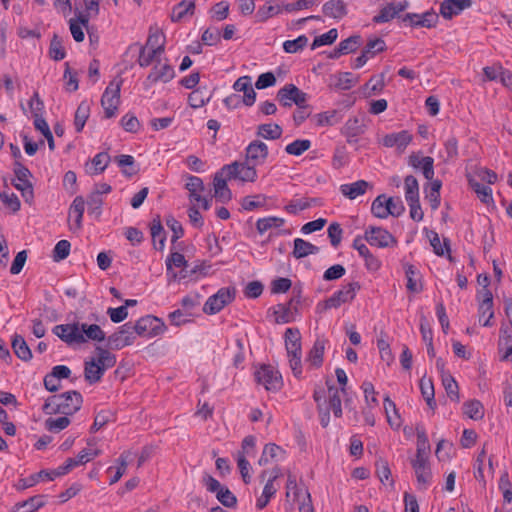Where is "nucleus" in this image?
<instances>
[{
  "mask_svg": "<svg viewBox=\"0 0 512 512\" xmlns=\"http://www.w3.org/2000/svg\"><path fill=\"white\" fill-rule=\"evenodd\" d=\"M52 332L68 345L85 343L88 340L102 342L105 332L97 324L72 323L56 325Z\"/></svg>",
  "mask_w": 512,
  "mask_h": 512,
  "instance_id": "obj_1",
  "label": "nucleus"
},
{
  "mask_svg": "<svg viewBox=\"0 0 512 512\" xmlns=\"http://www.w3.org/2000/svg\"><path fill=\"white\" fill-rule=\"evenodd\" d=\"M83 404V397L76 390L48 397L43 405L45 414H63L70 416L79 411Z\"/></svg>",
  "mask_w": 512,
  "mask_h": 512,
  "instance_id": "obj_2",
  "label": "nucleus"
},
{
  "mask_svg": "<svg viewBox=\"0 0 512 512\" xmlns=\"http://www.w3.org/2000/svg\"><path fill=\"white\" fill-rule=\"evenodd\" d=\"M361 289L359 282H350L336 291L331 297L317 304V311L322 313L331 308H338L344 303L353 301L356 292Z\"/></svg>",
  "mask_w": 512,
  "mask_h": 512,
  "instance_id": "obj_3",
  "label": "nucleus"
},
{
  "mask_svg": "<svg viewBox=\"0 0 512 512\" xmlns=\"http://www.w3.org/2000/svg\"><path fill=\"white\" fill-rule=\"evenodd\" d=\"M132 328L135 335L152 338L164 333L166 325L160 318L146 315L137 320L135 324L132 323Z\"/></svg>",
  "mask_w": 512,
  "mask_h": 512,
  "instance_id": "obj_4",
  "label": "nucleus"
},
{
  "mask_svg": "<svg viewBox=\"0 0 512 512\" xmlns=\"http://www.w3.org/2000/svg\"><path fill=\"white\" fill-rule=\"evenodd\" d=\"M123 80L114 78L106 87L102 98L101 105L104 109L105 117L111 118L116 114L118 104L120 102V90Z\"/></svg>",
  "mask_w": 512,
  "mask_h": 512,
  "instance_id": "obj_5",
  "label": "nucleus"
},
{
  "mask_svg": "<svg viewBox=\"0 0 512 512\" xmlns=\"http://www.w3.org/2000/svg\"><path fill=\"white\" fill-rule=\"evenodd\" d=\"M276 98L283 107L295 104L298 108H303L307 104L308 95L290 83L278 90Z\"/></svg>",
  "mask_w": 512,
  "mask_h": 512,
  "instance_id": "obj_6",
  "label": "nucleus"
},
{
  "mask_svg": "<svg viewBox=\"0 0 512 512\" xmlns=\"http://www.w3.org/2000/svg\"><path fill=\"white\" fill-rule=\"evenodd\" d=\"M246 162L235 161L231 164L224 165L222 171H227L228 179H238L242 182H255L257 179V171L254 163L250 165Z\"/></svg>",
  "mask_w": 512,
  "mask_h": 512,
  "instance_id": "obj_7",
  "label": "nucleus"
},
{
  "mask_svg": "<svg viewBox=\"0 0 512 512\" xmlns=\"http://www.w3.org/2000/svg\"><path fill=\"white\" fill-rule=\"evenodd\" d=\"M235 297V288H221L210 296L204 304L203 312L209 315L220 312L226 305L231 303Z\"/></svg>",
  "mask_w": 512,
  "mask_h": 512,
  "instance_id": "obj_8",
  "label": "nucleus"
},
{
  "mask_svg": "<svg viewBox=\"0 0 512 512\" xmlns=\"http://www.w3.org/2000/svg\"><path fill=\"white\" fill-rule=\"evenodd\" d=\"M14 174L19 183L13 182V186L17 190L21 191L22 197L25 201L30 203L34 198L33 185L29 180V178L32 177V173L21 162L16 161L14 163Z\"/></svg>",
  "mask_w": 512,
  "mask_h": 512,
  "instance_id": "obj_9",
  "label": "nucleus"
},
{
  "mask_svg": "<svg viewBox=\"0 0 512 512\" xmlns=\"http://www.w3.org/2000/svg\"><path fill=\"white\" fill-rule=\"evenodd\" d=\"M135 339L132 322H126L108 337L107 346L112 350H120L132 345Z\"/></svg>",
  "mask_w": 512,
  "mask_h": 512,
  "instance_id": "obj_10",
  "label": "nucleus"
},
{
  "mask_svg": "<svg viewBox=\"0 0 512 512\" xmlns=\"http://www.w3.org/2000/svg\"><path fill=\"white\" fill-rule=\"evenodd\" d=\"M254 375L256 382L268 391H278L283 385L281 374L270 365H262Z\"/></svg>",
  "mask_w": 512,
  "mask_h": 512,
  "instance_id": "obj_11",
  "label": "nucleus"
},
{
  "mask_svg": "<svg viewBox=\"0 0 512 512\" xmlns=\"http://www.w3.org/2000/svg\"><path fill=\"white\" fill-rule=\"evenodd\" d=\"M175 77L174 68L168 63L157 61L144 81V87L150 88L156 83H168Z\"/></svg>",
  "mask_w": 512,
  "mask_h": 512,
  "instance_id": "obj_12",
  "label": "nucleus"
},
{
  "mask_svg": "<svg viewBox=\"0 0 512 512\" xmlns=\"http://www.w3.org/2000/svg\"><path fill=\"white\" fill-rule=\"evenodd\" d=\"M364 239L370 245L380 248H385L397 244L395 237L382 227H368L365 231Z\"/></svg>",
  "mask_w": 512,
  "mask_h": 512,
  "instance_id": "obj_13",
  "label": "nucleus"
},
{
  "mask_svg": "<svg viewBox=\"0 0 512 512\" xmlns=\"http://www.w3.org/2000/svg\"><path fill=\"white\" fill-rule=\"evenodd\" d=\"M187 266L184 255L179 252H172L166 259L167 275H171L172 280L185 278Z\"/></svg>",
  "mask_w": 512,
  "mask_h": 512,
  "instance_id": "obj_14",
  "label": "nucleus"
},
{
  "mask_svg": "<svg viewBox=\"0 0 512 512\" xmlns=\"http://www.w3.org/2000/svg\"><path fill=\"white\" fill-rule=\"evenodd\" d=\"M228 180L227 171H222V168L213 178L214 197L221 203H227L232 199V192L227 185Z\"/></svg>",
  "mask_w": 512,
  "mask_h": 512,
  "instance_id": "obj_15",
  "label": "nucleus"
},
{
  "mask_svg": "<svg viewBox=\"0 0 512 512\" xmlns=\"http://www.w3.org/2000/svg\"><path fill=\"white\" fill-rule=\"evenodd\" d=\"M411 465L415 471L419 487L425 490L432 479L428 459H413L411 460Z\"/></svg>",
  "mask_w": 512,
  "mask_h": 512,
  "instance_id": "obj_16",
  "label": "nucleus"
},
{
  "mask_svg": "<svg viewBox=\"0 0 512 512\" xmlns=\"http://www.w3.org/2000/svg\"><path fill=\"white\" fill-rule=\"evenodd\" d=\"M471 5V0H444L440 5V14L445 19H451Z\"/></svg>",
  "mask_w": 512,
  "mask_h": 512,
  "instance_id": "obj_17",
  "label": "nucleus"
},
{
  "mask_svg": "<svg viewBox=\"0 0 512 512\" xmlns=\"http://www.w3.org/2000/svg\"><path fill=\"white\" fill-rule=\"evenodd\" d=\"M267 157L268 147L262 141L254 140L246 148V159L253 162L254 165L264 163Z\"/></svg>",
  "mask_w": 512,
  "mask_h": 512,
  "instance_id": "obj_18",
  "label": "nucleus"
},
{
  "mask_svg": "<svg viewBox=\"0 0 512 512\" xmlns=\"http://www.w3.org/2000/svg\"><path fill=\"white\" fill-rule=\"evenodd\" d=\"M412 141V135L406 131H400L397 133L387 134L382 139V144L385 147H397L401 152L406 149V147Z\"/></svg>",
  "mask_w": 512,
  "mask_h": 512,
  "instance_id": "obj_19",
  "label": "nucleus"
},
{
  "mask_svg": "<svg viewBox=\"0 0 512 512\" xmlns=\"http://www.w3.org/2000/svg\"><path fill=\"white\" fill-rule=\"evenodd\" d=\"M479 321H482V318L488 314L487 319L482 323L484 327L492 326L491 320L494 317L493 311V295L490 290H485L484 297L479 304Z\"/></svg>",
  "mask_w": 512,
  "mask_h": 512,
  "instance_id": "obj_20",
  "label": "nucleus"
},
{
  "mask_svg": "<svg viewBox=\"0 0 512 512\" xmlns=\"http://www.w3.org/2000/svg\"><path fill=\"white\" fill-rule=\"evenodd\" d=\"M409 164L414 168H422V172L424 177L427 180H432L434 177V159L432 157L426 156L423 158H419V156L415 153L409 156Z\"/></svg>",
  "mask_w": 512,
  "mask_h": 512,
  "instance_id": "obj_21",
  "label": "nucleus"
},
{
  "mask_svg": "<svg viewBox=\"0 0 512 512\" xmlns=\"http://www.w3.org/2000/svg\"><path fill=\"white\" fill-rule=\"evenodd\" d=\"M372 185L365 180H358L350 184H342L340 186L341 193L350 200H354L356 197L363 195L368 188Z\"/></svg>",
  "mask_w": 512,
  "mask_h": 512,
  "instance_id": "obj_22",
  "label": "nucleus"
},
{
  "mask_svg": "<svg viewBox=\"0 0 512 512\" xmlns=\"http://www.w3.org/2000/svg\"><path fill=\"white\" fill-rule=\"evenodd\" d=\"M324 15L334 18L342 19L348 13L346 4L343 0H329L324 3L322 7Z\"/></svg>",
  "mask_w": 512,
  "mask_h": 512,
  "instance_id": "obj_23",
  "label": "nucleus"
},
{
  "mask_svg": "<svg viewBox=\"0 0 512 512\" xmlns=\"http://www.w3.org/2000/svg\"><path fill=\"white\" fill-rule=\"evenodd\" d=\"M103 366H99L96 363V359L92 358L89 361H85L84 364V378L89 384H95L99 382L104 375Z\"/></svg>",
  "mask_w": 512,
  "mask_h": 512,
  "instance_id": "obj_24",
  "label": "nucleus"
},
{
  "mask_svg": "<svg viewBox=\"0 0 512 512\" xmlns=\"http://www.w3.org/2000/svg\"><path fill=\"white\" fill-rule=\"evenodd\" d=\"M45 495H35L29 499L18 502L13 507V512H34L43 507L45 502Z\"/></svg>",
  "mask_w": 512,
  "mask_h": 512,
  "instance_id": "obj_25",
  "label": "nucleus"
},
{
  "mask_svg": "<svg viewBox=\"0 0 512 512\" xmlns=\"http://www.w3.org/2000/svg\"><path fill=\"white\" fill-rule=\"evenodd\" d=\"M11 346L15 355L22 361L27 362L32 359L31 349L29 348L23 336L15 334L12 338Z\"/></svg>",
  "mask_w": 512,
  "mask_h": 512,
  "instance_id": "obj_26",
  "label": "nucleus"
},
{
  "mask_svg": "<svg viewBox=\"0 0 512 512\" xmlns=\"http://www.w3.org/2000/svg\"><path fill=\"white\" fill-rule=\"evenodd\" d=\"M165 50L164 42L147 52V46H141L138 57V64L140 67H148L155 58L160 56Z\"/></svg>",
  "mask_w": 512,
  "mask_h": 512,
  "instance_id": "obj_27",
  "label": "nucleus"
},
{
  "mask_svg": "<svg viewBox=\"0 0 512 512\" xmlns=\"http://www.w3.org/2000/svg\"><path fill=\"white\" fill-rule=\"evenodd\" d=\"M417 433V450L415 459H428L430 452V443L423 426H416Z\"/></svg>",
  "mask_w": 512,
  "mask_h": 512,
  "instance_id": "obj_28",
  "label": "nucleus"
},
{
  "mask_svg": "<svg viewBox=\"0 0 512 512\" xmlns=\"http://www.w3.org/2000/svg\"><path fill=\"white\" fill-rule=\"evenodd\" d=\"M357 83L350 72H341L331 77L330 86L337 90H349Z\"/></svg>",
  "mask_w": 512,
  "mask_h": 512,
  "instance_id": "obj_29",
  "label": "nucleus"
},
{
  "mask_svg": "<svg viewBox=\"0 0 512 512\" xmlns=\"http://www.w3.org/2000/svg\"><path fill=\"white\" fill-rule=\"evenodd\" d=\"M285 454V451L278 445L274 443L266 444L261 457L258 460V464L260 466L267 465L271 460H278L282 458Z\"/></svg>",
  "mask_w": 512,
  "mask_h": 512,
  "instance_id": "obj_30",
  "label": "nucleus"
},
{
  "mask_svg": "<svg viewBox=\"0 0 512 512\" xmlns=\"http://www.w3.org/2000/svg\"><path fill=\"white\" fill-rule=\"evenodd\" d=\"M318 252L319 247L313 245L312 243L307 242L301 238H296L294 240V249L292 254L296 259L304 258L309 254H316Z\"/></svg>",
  "mask_w": 512,
  "mask_h": 512,
  "instance_id": "obj_31",
  "label": "nucleus"
},
{
  "mask_svg": "<svg viewBox=\"0 0 512 512\" xmlns=\"http://www.w3.org/2000/svg\"><path fill=\"white\" fill-rule=\"evenodd\" d=\"M114 161L122 168V173L126 177L130 178L139 171V168L135 165L134 157L131 155L115 156Z\"/></svg>",
  "mask_w": 512,
  "mask_h": 512,
  "instance_id": "obj_32",
  "label": "nucleus"
},
{
  "mask_svg": "<svg viewBox=\"0 0 512 512\" xmlns=\"http://www.w3.org/2000/svg\"><path fill=\"white\" fill-rule=\"evenodd\" d=\"M463 413L472 420H481L484 417V407L479 400H468L463 403Z\"/></svg>",
  "mask_w": 512,
  "mask_h": 512,
  "instance_id": "obj_33",
  "label": "nucleus"
},
{
  "mask_svg": "<svg viewBox=\"0 0 512 512\" xmlns=\"http://www.w3.org/2000/svg\"><path fill=\"white\" fill-rule=\"evenodd\" d=\"M194 11H195V2L194 1L187 2V1L183 0L173 7V10L171 13V20L173 22H179L186 15H193Z\"/></svg>",
  "mask_w": 512,
  "mask_h": 512,
  "instance_id": "obj_34",
  "label": "nucleus"
},
{
  "mask_svg": "<svg viewBox=\"0 0 512 512\" xmlns=\"http://www.w3.org/2000/svg\"><path fill=\"white\" fill-rule=\"evenodd\" d=\"M50 480L52 481V477L48 474V470H41L38 473L32 474L27 478L20 479L15 485L17 490H25L36 485L40 480Z\"/></svg>",
  "mask_w": 512,
  "mask_h": 512,
  "instance_id": "obj_35",
  "label": "nucleus"
},
{
  "mask_svg": "<svg viewBox=\"0 0 512 512\" xmlns=\"http://www.w3.org/2000/svg\"><path fill=\"white\" fill-rule=\"evenodd\" d=\"M341 132L345 137L360 136L365 132V125L358 117L349 118Z\"/></svg>",
  "mask_w": 512,
  "mask_h": 512,
  "instance_id": "obj_36",
  "label": "nucleus"
},
{
  "mask_svg": "<svg viewBox=\"0 0 512 512\" xmlns=\"http://www.w3.org/2000/svg\"><path fill=\"white\" fill-rule=\"evenodd\" d=\"M325 344H326V340L317 339L314 342L313 347L309 352L308 360L316 368H319L323 363Z\"/></svg>",
  "mask_w": 512,
  "mask_h": 512,
  "instance_id": "obj_37",
  "label": "nucleus"
},
{
  "mask_svg": "<svg viewBox=\"0 0 512 512\" xmlns=\"http://www.w3.org/2000/svg\"><path fill=\"white\" fill-rule=\"evenodd\" d=\"M468 183L473 191L477 194L481 202L488 204L493 201L492 189L489 186L479 183L472 177L468 178Z\"/></svg>",
  "mask_w": 512,
  "mask_h": 512,
  "instance_id": "obj_38",
  "label": "nucleus"
},
{
  "mask_svg": "<svg viewBox=\"0 0 512 512\" xmlns=\"http://www.w3.org/2000/svg\"><path fill=\"white\" fill-rule=\"evenodd\" d=\"M282 128L278 124H260L257 127V136L268 140H276L282 136Z\"/></svg>",
  "mask_w": 512,
  "mask_h": 512,
  "instance_id": "obj_39",
  "label": "nucleus"
},
{
  "mask_svg": "<svg viewBox=\"0 0 512 512\" xmlns=\"http://www.w3.org/2000/svg\"><path fill=\"white\" fill-rule=\"evenodd\" d=\"M85 210V200L82 196H77L73 200L70 209H69V217L75 218V223L77 229L82 227V218Z\"/></svg>",
  "mask_w": 512,
  "mask_h": 512,
  "instance_id": "obj_40",
  "label": "nucleus"
},
{
  "mask_svg": "<svg viewBox=\"0 0 512 512\" xmlns=\"http://www.w3.org/2000/svg\"><path fill=\"white\" fill-rule=\"evenodd\" d=\"M328 386L329 392V410L333 411L335 417L342 416V407H341V397L340 391L334 387L333 385H329V382H326Z\"/></svg>",
  "mask_w": 512,
  "mask_h": 512,
  "instance_id": "obj_41",
  "label": "nucleus"
},
{
  "mask_svg": "<svg viewBox=\"0 0 512 512\" xmlns=\"http://www.w3.org/2000/svg\"><path fill=\"white\" fill-rule=\"evenodd\" d=\"M150 230H151V236H152L153 242L155 243L156 240L158 239V241H159L158 249L163 250V248L165 246V241H166V233L162 226L159 215H157V217L152 220Z\"/></svg>",
  "mask_w": 512,
  "mask_h": 512,
  "instance_id": "obj_42",
  "label": "nucleus"
},
{
  "mask_svg": "<svg viewBox=\"0 0 512 512\" xmlns=\"http://www.w3.org/2000/svg\"><path fill=\"white\" fill-rule=\"evenodd\" d=\"M284 223L285 220L283 218L276 216L260 218L256 222V229L260 234H263L271 228H279L283 226Z\"/></svg>",
  "mask_w": 512,
  "mask_h": 512,
  "instance_id": "obj_43",
  "label": "nucleus"
},
{
  "mask_svg": "<svg viewBox=\"0 0 512 512\" xmlns=\"http://www.w3.org/2000/svg\"><path fill=\"white\" fill-rule=\"evenodd\" d=\"M498 347L500 351H504L502 360H512V336L508 334L507 329H500Z\"/></svg>",
  "mask_w": 512,
  "mask_h": 512,
  "instance_id": "obj_44",
  "label": "nucleus"
},
{
  "mask_svg": "<svg viewBox=\"0 0 512 512\" xmlns=\"http://www.w3.org/2000/svg\"><path fill=\"white\" fill-rule=\"evenodd\" d=\"M185 188L190 192V199L194 201H200L201 195L197 192L204 190V183L200 177L188 176Z\"/></svg>",
  "mask_w": 512,
  "mask_h": 512,
  "instance_id": "obj_45",
  "label": "nucleus"
},
{
  "mask_svg": "<svg viewBox=\"0 0 512 512\" xmlns=\"http://www.w3.org/2000/svg\"><path fill=\"white\" fill-rule=\"evenodd\" d=\"M90 106L87 102L83 101L79 104L74 118V125L77 132H81L89 117Z\"/></svg>",
  "mask_w": 512,
  "mask_h": 512,
  "instance_id": "obj_46",
  "label": "nucleus"
},
{
  "mask_svg": "<svg viewBox=\"0 0 512 512\" xmlns=\"http://www.w3.org/2000/svg\"><path fill=\"white\" fill-rule=\"evenodd\" d=\"M49 56L55 61H60L66 57L63 41L57 34H54L50 41Z\"/></svg>",
  "mask_w": 512,
  "mask_h": 512,
  "instance_id": "obj_47",
  "label": "nucleus"
},
{
  "mask_svg": "<svg viewBox=\"0 0 512 512\" xmlns=\"http://www.w3.org/2000/svg\"><path fill=\"white\" fill-rule=\"evenodd\" d=\"M442 384L450 400L458 403L460 401L459 387L451 375H442Z\"/></svg>",
  "mask_w": 512,
  "mask_h": 512,
  "instance_id": "obj_48",
  "label": "nucleus"
},
{
  "mask_svg": "<svg viewBox=\"0 0 512 512\" xmlns=\"http://www.w3.org/2000/svg\"><path fill=\"white\" fill-rule=\"evenodd\" d=\"M406 201H416L419 199V184L413 175H408L404 179Z\"/></svg>",
  "mask_w": 512,
  "mask_h": 512,
  "instance_id": "obj_49",
  "label": "nucleus"
},
{
  "mask_svg": "<svg viewBox=\"0 0 512 512\" xmlns=\"http://www.w3.org/2000/svg\"><path fill=\"white\" fill-rule=\"evenodd\" d=\"M317 125L319 126H333L339 123L342 119L338 110H329L316 115Z\"/></svg>",
  "mask_w": 512,
  "mask_h": 512,
  "instance_id": "obj_50",
  "label": "nucleus"
},
{
  "mask_svg": "<svg viewBox=\"0 0 512 512\" xmlns=\"http://www.w3.org/2000/svg\"><path fill=\"white\" fill-rule=\"evenodd\" d=\"M385 201H386V195L381 194V195H378L372 202L371 212L375 217L385 219L389 216L390 211L387 210Z\"/></svg>",
  "mask_w": 512,
  "mask_h": 512,
  "instance_id": "obj_51",
  "label": "nucleus"
},
{
  "mask_svg": "<svg viewBox=\"0 0 512 512\" xmlns=\"http://www.w3.org/2000/svg\"><path fill=\"white\" fill-rule=\"evenodd\" d=\"M291 307L286 304H277L273 308V314L275 316V322L280 323H289L293 320Z\"/></svg>",
  "mask_w": 512,
  "mask_h": 512,
  "instance_id": "obj_52",
  "label": "nucleus"
},
{
  "mask_svg": "<svg viewBox=\"0 0 512 512\" xmlns=\"http://www.w3.org/2000/svg\"><path fill=\"white\" fill-rule=\"evenodd\" d=\"M311 141L308 139H297L285 147V152L289 155L300 156L310 149Z\"/></svg>",
  "mask_w": 512,
  "mask_h": 512,
  "instance_id": "obj_53",
  "label": "nucleus"
},
{
  "mask_svg": "<svg viewBox=\"0 0 512 512\" xmlns=\"http://www.w3.org/2000/svg\"><path fill=\"white\" fill-rule=\"evenodd\" d=\"M375 466L376 474L379 480L382 483H385V481H389L390 485H393L394 481L393 479H391V470L388 461L380 457L379 459L376 460Z\"/></svg>",
  "mask_w": 512,
  "mask_h": 512,
  "instance_id": "obj_54",
  "label": "nucleus"
},
{
  "mask_svg": "<svg viewBox=\"0 0 512 512\" xmlns=\"http://www.w3.org/2000/svg\"><path fill=\"white\" fill-rule=\"evenodd\" d=\"M362 44V38L360 35H352L345 40H342L338 46L339 51L343 54H349L355 52Z\"/></svg>",
  "mask_w": 512,
  "mask_h": 512,
  "instance_id": "obj_55",
  "label": "nucleus"
},
{
  "mask_svg": "<svg viewBox=\"0 0 512 512\" xmlns=\"http://www.w3.org/2000/svg\"><path fill=\"white\" fill-rule=\"evenodd\" d=\"M266 204V196L257 194L254 196H246L243 198L241 206L244 210L253 211L257 208L263 207Z\"/></svg>",
  "mask_w": 512,
  "mask_h": 512,
  "instance_id": "obj_56",
  "label": "nucleus"
},
{
  "mask_svg": "<svg viewBox=\"0 0 512 512\" xmlns=\"http://www.w3.org/2000/svg\"><path fill=\"white\" fill-rule=\"evenodd\" d=\"M338 37V31L336 28L330 29L328 32L317 36L314 38L311 49L315 50L316 48L323 46V45H330L336 41Z\"/></svg>",
  "mask_w": 512,
  "mask_h": 512,
  "instance_id": "obj_57",
  "label": "nucleus"
},
{
  "mask_svg": "<svg viewBox=\"0 0 512 512\" xmlns=\"http://www.w3.org/2000/svg\"><path fill=\"white\" fill-rule=\"evenodd\" d=\"M280 12H281V7L279 5H273L272 0H270V1H267L265 3V5H263L262 7H260L258 9L256 16L258 18V21L264 22L267 19H269L270 17H272Z\"/></svg>",
  "mask_w": 512,
  "mask_h": 512,
  "instance_id": "obj_58",
  "label": "nucleus"
},
{
  "mask_svg": "<svg viewBox=\"0 0 512 512\" xmlns=\"http://www.w3.org/2000/svg\"><path fill=\"white\" fill-rule=\"evenodd\" d=\"M88 212L99 218L102 213L103 198L99 193L91 192L87 197Z\"/></svg>",
  "mask_w": 512,
  "mask_h": 512,
  "instance_id": "obj_59",
  "label": "nucleus"
},
{
  "mask_svg": "<svg viewBox=\"0 0 512 512\" xmlns=\"http://www.w3.org/2000/svg\"><path fill=\"white\" fill-rule=\"evenodd\" d=\"M308 43V38L305 35H300L294 40H287L283 43V49L286 53H296L303 50Z\"/></svg>",
  "mask_w": 512,
  "mask_h": 512,
  "instance_id": "obj_60",
  "label": "nucleus"
},
{
  "mask_svg": "<svg viewBox=\"0 0 512 512\" xmlns=\"http://www.w3.org/2000/svg\"><path fill=\"white\" fill-rule=\"evenodd\" d=\"M96 351L98 352V359L96 360V363L99 364V366H103L104 371L115 366V355L111 354L108 350L103 349L101 347H97Z\"/></svg>",
  "mask_w": 512,
  "mask_h": 512,
  "instance_id": "obj_61",
  "label": "nucleus"
},
{
  "mask_svg": "<svg viewBox=\"0 0 512 512\" xmlns=\"http://www.w3.org/2000/svg\"><path fill=\"white\" fill-rule=\"evenodd\" d=\"M441 181L434 180L431 182L430 191L427 193L426 198L430 202V206L432 210L438 209L440 205V189H441Z\"/></svg>",
  "mask_w": 512,
  "mask_h": 512,
  "instance_id": "obj_62",
  "label": "nucleus"
},
{
  "mask_svg": "<svg viewBox=\"0 0 512 512\" xmlns=\"http://www.w3.org/2000/svg\"><path fill=\"white\" fill-rule=\"evenodd\" d=\"M216 498L222 505L227 508H234L237 505L236 496L227 487L223 486L216 493Z\"/></svg>",
  "mask_w": 512,
  "mask_h": 512,
  "instance_id": "obj_63",
  "label": "nucleus"
},
{
  "mask_svg": "<svg viewBox=\"0 0 512 512\" xmlns=\"http://www.w3.org/2000/svg\"><path fill=\"white\" fill-rule=\"evenodd\" d=\"M397 17V11H395L394 3H389L383 7L379 14L373 17L374 23H386Z\"/></svg>",
  "mask_w": 512,
  "mask_h": 512,
  "instance_id": "obj_64",
  "label": "nucleus"
}]
</instances>
